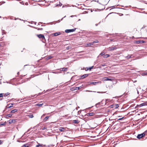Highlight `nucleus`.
<instances>
[{
	"instance_id": "a878e982",
	"label": "nucleus",
	"mask_w": 147,
	"mask_h": 147,
	"mask_svg": "<svg viewBox=\"0 0 147 147\" xmlns=\"http://www.w3.org/2000/svg\"><path fill=\"white\" fill-rule=\"evenodd\" d=\"M81 87L80 86V87H76V88H75V89L74 90H79L80 88H81Z\"/></svg>"
},
{
	"instance_id": "a211bd4d",
	"label": "nucleus",
	"mask_w": 147,
	"mask_h": 147,
	"mask_svg": "<svg viewBox=\"0 0 147 147\" xmlns=\"http://www.w3.org/2000/svg\"><path fill=\"white\" fill-rule=\"evenodd\" d=\"M49 116H47L46 117L43 119V121H46L47 120L49 119Z\"/></svg>"
},
{
	"instance_id": "4be33fe9",
	"label": "nucleus",
	"mask_w": 147,
	"mask_h": 147,
	"mask_svg": "<svg viewBox=\"0 0 147 147\" xmlns=\"http://www.w3.org/2000/svg\"><path fill=\"white\" fill-rule=\"evenodd\" d=\"M98 83V82H91L90 83V84H93L94 85H96V84Z\"/></svg>"
},
{
	"instance_id": "473e14b6",
	"label": "nucleus",
	"mask_w": 147,
	"mask_h": 147,
	"mask_svg": "<svg viewBox=\"0 0 147 147\" xmlns=\"http://www.w3.org/2000/svg\"><path fill=\"white\" fill-rule=\"evenodd\" d=\"M3 143V141L1 140H0V145L2 144Z\"/></svg>"
},
{
	"instance_id": "0eeeda50",
	"label": "nucleus",
	"mask_w": 147,
	"mask_h": 147,
	"mask_svg": "<svg viewBox=\"0 0 147 147\" xmlns=\"http://www.w3.org/2000/svg\"><path fill=\"white\" fill-rule=\"evenodd\" d=\"M88 75H89V74H84L82 76H81V77L82 79H84V78H86V77H87L88 76Z\"/></svg>"
},
{
	"instance_id": "ddd939ff",
	"label": "nucleus",
	"mask_w": 147,
	"mask_h": 147,
	"mask_svg": "<svg viewBox=\"0 0 147 147\" xmlns=\"http://www.w3.org/2000/svg\"><path fill=\"white\" fill-rule=\"evenodd\" d=\"M112 106H114L113 107H115V108L117 109L119 107L118 105L117 104H116L115 105H112Z\"/></svg>"
},
{
	"instance_id": "6ab92c4d",
	"label": "nucleus",
	"mask_w": 147,
	"mask_h": 147,
	"mask_svg": "<svg viewBox=\"0 0 147 147\" xmlns=\"http://www.w3.org/2000/svg\"><path fill=\"white\" fill-rule=\"evenodd\" d=\"M29 146V145L28 144H26L23 145L22 147H28Z\"/></svg>"
},
{
	"instance_id": "2eb2a0df",
	"label": "nucleus",
	"mask_w": 147,
	"mask_h": 147,
	"mask_svg": "<svg viewBox=\"0 0 147 147\" xmlns=\"http://www.w3.org/2000/svg\"><path fill=\"white\" fill-rule=\"evenodd\" d=\"M59 130L61 131H64L65 130V129L64 127H61L59 128Z\"/></svg>"
},
{
	"instance_id": "bf43d9fd",
	"label": "nucleus",
	"mask_w": 147,
	"mask_h": 147,
	"mask_svg": "<svg viewBox=\"0 0 147 147\" xmlns=\"http://www.w3.org/2000/svg\"><path fill=\"white\" fill-rule=\"evenodd\" d=\"M19 72H18V74H19Z\"/></svg>"
},
{
	"instance_id": "6e6552de",
	"label": "nucleus",
	"mask_w": 147,
	"mask_h": 147,
	"mask_svg": "<svg viewBox=\"0 0 147 147\" xmlns=\"http://www.w3.org/2000/svg\"><path fill=\"white\" fill-rule=\"evenodd\" d=\"M93 66H92L89 67H86L85 68V70L86 71H87L88 70H90L92 69H93Z\"/></svg>"
},
{
	"instance_id": "052dcab7",
	"label": "nucleus",
	"mask_w": 147,
	"mask_h": 147,
	"mask_svg": "<svg viewBox=\"0 0 147 147\" xmlns=\"http://www.w3.org/2000/svg\"><path fill=\"white\" fill-rule=\"evenodd\" d=\"M98 93H100V92H97Z\"/></svg>"
},
{
	"instance_id": "aec40b11",
	"label": "nucleus",
	"mask_w": 147,
	"mask_h": 147,
	"mask_svg": "<svg viewBox=\"0 0 147 147\" xmlns=\"http://www.w3.org/2000/svg\"><path fill=\"white\" fill-rule=\"evenodd\" d=\"M105 80H110V81H112V80L111 79H109L108 78V77H105Z\"/></svg>"
},
{
	"instance_id": "5701e85b",
	"label": "nucleus",
	"mask_w": 147,
	"mask_h": 147,
	"mask_svg": "<svg viewBox=\"0 0 147 147\" xmlns=\"http://www.w3.org/2000/svg\"><path fill=\"white\" fill-rule=\"evenodd\" d=\"M9 94L8 92H7L5 93V94H4L3 96H6L9 95Z\"/></svg>"
},
{
	"instance_id": "69168bd1",
	"label": "nucleus",
	"mask_w": 147,
	"mask_h": 147,
	"mask_svg": "<svg viewBox=\"0 0 147 147\" xmlns=\"http://www.w3.org/2000/svg\"><path fill=\"white\" fill-rule=\"evenodd\" d=\"M1 18V16H0V18Z\"/></svg>"
},
{
	"instance_id": "49530a36",
	"label": "nucleus",
	"mask_w": 147,
	"mask_h": 147,
	"mask_svg": "<svg viewBox=\"0 0 147 147\" xmlns=\"http://www.w3.org/2000/svg\"><path fill=\"white\" fill-rule=\"evenodd\" d=\"M41 24H42V23H41V22H40L38 23V25H41Z\"/></svg>"
},
{
	"instance_id": "a19ab883",
	"label": "nucleus",
	"mask_w": 147,
	"mask_h": 147,
	"mask_svg": "<svg viewBox=\"0 0 147 147\" xmlns=\"http://www.w3.org/2000/svg\"><path fill=\"white\" fill-rule=\"evenodd\" d=\"M47 128L45 127H44L43 128H42V130H45V129H47Z\"/></svg>"
},
{
	"instance_id": "c756f323",
	"label": "nucleus",
	"mask_w": 147,
	"mask_h": 147,
	"mask_svg": "<svg viewBox=\"0 0 147 147\" xmlns=\"http://www.w3.org/2000/svg\"><path fill=\"white\" fill-rule=\"evenodd\" d=\"M43 105V104H38L36 105L40 107L41 106Z\"/></svg>"
},
{
	"instance_id": "58836bf2",
	"label": "nucleus",
	"mask_w": 147,
	"mask_h": 147,
	"mask_svg": "<svg viewBox=\"0 0 147 147\" xmlns=\"http://www.w3.org/2000/svg\"><path fill=\"white\" fill-rule=\"evenodd\" d=\"M39 145H40V146H41V147H43V146H46L45 145H43L42 144H38Z\"/></svg>"
},
{
	"instance_id": "4c0bfd02",
	"label": "nucleus",
	"mask_w": 147,
	"mask_h": 147,
	"mask_svg": "<svg viewBox=\"0 0 147 147\" xmlns=\"http://www.w3.org/2000/svg\"><path fill=\"white\" fill-rule=\"evenodd\" d=\"M3 93H0V98L3 97Z\"/></svg>"
},
{
	"instance_id": "b1692460",
	"label": "nucleus",
	"mask_w": 147,
	"mask_h": 147,
	"mask_svg": "<svg viewBox=\"0 0 147 147\" xmlns=\"http://www.w3.org/2000/svg\"><path fill=\"white\" fill-rule=\"evenodd\" d=\"M105 53H104V52H102V53H101L98 56V57H99V56H100V55H101V56H102V55H105Z\"/></svg>"
},
{
	"instance_id": "393cba45",
	"label": "nucleus",
	"mask_w": 147,
	"mask_h": 147,
	"mask_svg": "<svg viewBox=\"0 0 147 147\" xmlns=\"http://www.w3.org/2000/svg\"><path fill=\"white\" fill-rule=\"evenodd\" d=\"M132 55H128L126 57V58L127 59H129L131 57Z\"/></svg>"
},
{
	"instance_id": "79ce46f5",
	"label": "nucleus",
	"mask_w": 147,
	"mask_h": 147,
	"mask_svg": "<svg viewBox=\"0 0 147 147\" xmlns=\"http://www.w3.org/2000/svg\"><path fill=\"white\" fill-rule=\"evenodd\" d=\"M5 123H3L1 124V125H5Z\"/></svg>"
},
{
	"instance_id": "9b49d317",
	"label": "nucleus",
	"mask_w": 147,
	"mask_h": 147,
	"mask_svg": "<svg viewBox=\"0 0 147 147\" xmlns=\"http://www.w3.org/2000/svg\"><path fill=\"white\" fill-rule=\"evenodd\" d=\"M73 123H74L77 124L79 122V121L78 120H73Z\"/></svg>"
},
{
	"instance_id": "f704fd0d",
	"label": "nucleus",
	"mask_w": 147,
	"mask_h": 147,
	"mask_svg": "<svg viewBox=\"0 0 147 147\" xmlns=\"http://www.w3.org/2000/svg\"><path fill=\"white\" fill-rule=\"evenodd\" d=\"M71 46H69L67 47L66 48V49H71Z\"/></svg>"
},
{
	"instance_id": "a18cd8bd",
	"label": "nucleus",
	"mask_w": 147,
	"mask_h": 147,
	"mask_svg": "<svg viewBox=\"0 0 147 147\" xmlns=\"http://www.w3.org/2000/svg\"><path fill=\"white\" fill-rule=\"evenodd\" d=\"M86 92H93L92 91H89V90H86Z\"/></svg>"
},
{
	"instance_id": "c9c22d12",
	"label": "nucleus",
	"mask_w": 147,
	"mask_h": 147,
	"mask_svg": "<svg viewBox=\"0 0 147 147\" xmlns=\"http://www.w3.org/2000/svg\"><path fill=\"white\" fill-rule=\"evenodd\" d=\"M7 115L9 117H11L12 116V115L10 114H7Z\"/></svg>"
},
{
	"instance_id": "3c124183",
	"label": "nucleus",
	"mask_w": 147,
	"mask_h": 147,
	"mask_svg": "<svg viewBox=\"0 0 147 147\" xmlns=\"http://www.w3.org/2000/svg\"><path fill=\"white\" fill-rule=\"evenodd\" d=\"M122 119V118L119 119V120H121V119Z\"/></svg>"
},
{
	"instance_id": "f03ea898",
	"label": "nucleus",
	"mask_w": 147,
	"mask_h": 147,
	"mask_svg": "<svg viewBox=\"0 0 147 147\" xmlns=\"http://www.w3.org/2000/svg\"><path fill=\"white\" fill-rule=\"evenodd\" d=\"M145 135V134L143 133L142 134H138L137 137L138 139H140L144 136Z\"/></svg>"
},
{
	"instance_id": "423d86ee",
	"label": "nucleus",
	"mask_w": 147,
	"mask_h": 147,
	"mask_svg": "<svg viewBox=\"0 0 147 147\" xmlns=\"http://www.w3.org/2000/svg\"><path fill=\"white\" fill-rule=\"evenodd\" d=\"M147 105V101L144 102L140 105V107Z\"/></svg>"
},
{
	"instance_id": "09e8293b",
	"label": "nucleus",
	"mask_w": 147,
	"mask_h": 147,
	"mask_svg": "<svg viewBox=\"0 0 147 147\" xmlns=\"http://www.w3.org/2000/svg\"><path fill=\"white\" fill-rule=\"evenodd\" d=\"M4 32V30H2V32L3 34V32Z\"/></svg>"
},
{
	"instance_id": "f8f14e48",
	"label": "nucleus",
	"mask_w": 147,
	"mask_h": 147,
	"mask_svg": "<svg viewBox=\"0 0 147 147\" xmlns=\"http://www.w3.org/2000/svg\"><path fill=\"white\" fill-rule=\"evenodd\" d=\"M94 115V113L92 112L89 113L87 114L88 116H92Z\"/></svg>"
},
{
	"instance_id": "7c9ffc66",
	"label": "nucleus",
	"mask_w": 147,
	"mask_h": 147,
	"mask_svg": "<svg viewBox=\"0 0 147 147\" xmlns=\"http://www.w3.org/2000/svg\"><path fill=\"white\" fill-rule=\"evenodd\" d=\"M65 16H65L63 18H62L61 20H58L57 21V23H59V22H60V21H61V20H63V18H64L65 17Z\"/></svg>"
},
{
	"instance_id": "de8ad7c7",
	"label": "nucleus",
	"mask_w": 147,
	"mask_h": 147,
	"mask_svg": "<svg viewBox=\"0 0 147 147\" xmlns=\"http://www.w3.org/2000/svg\"><path fill=\"white\" fill-rule=\"evenodd\" d=\"M45 115V114H43V115H42V116H41V118H42V117L43 116H44V115Z\"/></svg>"
},
{
	"instance_id": "f257e3e1",
	"label": "nucleus",
	"mask_w": 147,
	"mask_h": 147,
	"mask_svg": "<svg viewBox=\"0 0 147 147\" xmlns=\"http://www.w3.org/2000/svg\"><path fill=\"white\" fill-rule=\"evenodd\" d=\"M76 28H74L71 29H67L65 30V32L66 33H69L71 32H73L75 31Z\"/></svg>"
},
{
	"instance_id": "2f4dec72",
	"label": "nucleus",
	"mask_w": 147,
	"mask_h": 147,
	"mask_svg": "<svg viewBox=\"0 0 147 147\" xmlns=\"http://www.w3.org/2000/svg\"><path fill=\"white\" fill-rule=\"evenodd\" d=\"M52 58V57L51 56H49L47 58V60L49 59Z\"/></svg>"
},
{
	"instance_id": "8fccbe9b",
	"label": "nucleus",
	"mask_w": 147,
	"mask_h": 147,
	"mask_svg": "<svg viewBox=\"0 0 147 147\" xmlns=\"http://www.w3.org/2000/svg\"><path fill=\"white\" fill-rule=\"evenodd\" d=\"M1 43H0V47H1L2 45L1 44Z\"/></svg>"
},
{
	"instance_id": "13d9d810",
	"label": "nucleus",
	"mask_w": 147,
	"mask_h": 147,
	"mask_svg": "<svg viewBox=\"0 0 147 147\" xmlns=\"http://www.w3.org/2000/svg\"><path fill=\"white\" fill-rule=\"evenodd\" d=\"M137 92H138V93H139V92H138V91Z\"/></svg>"
},
{
	"instance_id": "6e6d98bb",
	"label": "nucleus",
	"mask_w": 147,
	"mask_h": 147,
	"mask_svg": "<svg viewBox=\"0 0 147 147\" xmlns=\"http://www.w3.org/2000/svg\"><path fill=\"white\" fill-rule=\"evenodd\" d=\"M145 74L146 75H147V73H146Z\"/></svg>"
},
{
	"instance_id": "412c9836",
	"label": "nucleus",
	"mask_w": 147,
	"mask_h": 147,
	"mask_svg": "<svg viewBox=\"0 0 147 147\" xmlns=\"http://www.w3.org/2000/svg\"><path fill=\"white\" fill-rule=\"evenodd\" d=\"M93 45V43H90L87 44V45L88 47H90L91 45Z\"/></svg>"
},
{
	"instance_id": "f3484780",
	"label": "nucleus",
	"mask_w": 147,
	"mask_h": 147,
	"mask_svg": "<svg viewBox=\"0 0 147 147\" xmlns=\"http://www.w3.org/2000/svg\"><path fill=\"white\" fill-rule=\"evenodd\" d=\"M110 56V55L109 54H107L104 55L103 56V57L104 58H107L108 57H109Z\"/></svg>"
},
{
	"instance_id": "9d476101",
	"label": "nucleus",
	"mask_w": 147,
	"mask_h": 147,
	"mask_svg": "<svg viewBox=\"0 0 147 147\" xmlns=\"http://www.w3.org/2000/svg\"><path fill=\"white\" fill-rule=\"evenodd\" d=\"M16 120L15 119L10 120H9V123H15L16 122Z\"/></svg>"
},
{
	"instance_id": "4d7b16f0",
	"label": "nucleus",
	"mask_w": 147,
	"mask_h": 147,
	"mask_svg": "<svg viewBox=\"0 0 147 147\" xmlns=\"http://www.w3.org/2000/svg\"><path fill=\"white\" fill-rule=\"evenodd\" d=\"M97 25H98V24H96V26H97Z\"/></svg>"
},
{
	"instance_id": "e2e57ef3",
	"label": "nucleus",
	"mask_w": 147,
	"mask_h": 147,
	"mask_svg": "<svg viewBox=\"0 0 147 147\" xmlns=\"http://www.w3.org/2000/svg\"><path fill=\"white\" fill-rule=\"evenodd\" d=\"M60 5H61L60 6H61V5H62V4H61H61H60Z\"/></svg>"
},
{
	"instance_id": "4468645a",
	"label": "nucleus",
	"mask_w": 147,
	"mask_h": 147,
	"mask_svg": "<svg viewBox=\"0 0 147 147\" xmlns=\"http://www.w3.org/2000/svg\"><path fill=\"white\" fill-rule=\"evenodd\" d=\"M144 42V41L143 40H138L137 41L136 43L137 44H139L140 43H143Z\"/></svg>"
},
{
	"instance_id": "e433bc0d",
	"label": "nucleus",
	"mask_w": 147,
	"mask_h": 147,
	"mask_svg": "<svg viewBox=\"0 0 147 147\" xmlns=\"http://www.w3.org/2000/svg\"><path fill=\"white\" fill-rule=\"evenodd\" d=\"M54 35L55 36H57L58 35V32H56L55 33H54Z\"/></svg>"
},
{
	"instance_id": "ea45409f",
	"label": "nucleus",
	"mask_w": 147,
	"mask_h": 147,
	"mask_svg": "<svg viewBox=\"0 0 147 147\" xmlns=\"http://www.w3.org/2000/svg\"><path fill=\"white\" fill-rule=\"evenodd\" d=\"M106 66V65L105 64H101L100 65V66H103V67H104V66Z\"/></svg>"
},
{
	"instance_id": "5fc2aeb1",
	"label": "nucleus",
	"mask_w": 147,
	"mask_h": 147,
	"mask_svg": "<svg viewBox=\"0 0 147 147\" xmlns=\"http://www.w3.org/2000/svg\"><path fill=\"white\" fill-rule=\"evenodd\" d=\"M30 130V129H29L28 130V131H29Z\"/></svg>"
},
{
	"instance_id": "bb28decb",
	"label": "nucleus",
	"mask_w": 147,
	"mask_h": 147,
	"mask_svg": "<svg viewBox=\"0 0 147 147\" xmlns=\"http://www.w3.org/2000/svg\"><path fill=\"white\" fill-rule=\"evenodd\" d=\"M11 105L10 106H9V107H7V109H8V108H10L12 107H13V104H11Z\"/></svg>"
},
{
	"instance_id": "37998d69",
	"label": "nucleus",
	"mask_w": 147,
	"mask_h": 147,
	"mask_svg": "<svg viewBox=\"0 0 147 147\" xmlns=\"http://www.w3.org/2000/svg\"><path fill=\"white\" fill-rule=\"evenodd\" d=\"M58 35H59L61 34V32H58Z\"/></svg>"
},
{
	"instance_id": "c03bdc74",
	"label": "nucleus",
	"mask_w": 147,
	"mask_h": 147,
	"mask_svg": "<svg viewBox=\"0 0 147 147\" xmlns=\"http://www.w3.org/2000/svg\"><path fill=\"white\" fill-rule=\"evenodd\" d=\"M39 146H40V145L38 144V145H36V147H39Z\"/></svg>"
},
{
	"instance_id": "1a4fd4ad",
	"label": "nucleus",
	"mask_w": 147,
	"mask_h": 147,
	"mask_svg": "<svg viewBox=\"0 0 147 147\" xmlns=\"http://www.w3.org/2000/svg\"><path fill=\"white\" fill-rule=\"evenodd\" d=\"M67 69H68L67 68L64 67L63 68H61L60 69L61 71H65L67 70Z\"/></svg>"
},
{
	"instance_id": "72a5a7b5",
	"label": "nucleus",
	"mask_w": 147,
	"mask_h": 147,
	"mask_svg": "<svg viewBox=\"0 0 147 147\" xmlns=\"http://www.w3.org/2000/svg\"><path fill=\"white\" fill-rule=\"evenodd\" d=\"M98 42V40H96V41H94V42H92V43H93V44L94 43H97Z\"/></svg>"
},
{
	"instance_id": "0e129e2a",
	"label": "nucleus",
	"mask_w": 147,
	"mask_h": 147,
	"mask_svg": "<svg viewBox=\"0 0 147 147\" xmlns=\"http://www.w3.org/2000/svg\"><path fill=\"white\" fill-rule=\"evenodd\" d=\"M93 92H95V91H93Z\"/></svg>"
},
{
	"instance_id": "dca6fc26",
	"label": "nucleus",
	"mask_w": 147,
	"mask_h": 147,
	"mask_svg": "<svg viewBox=\"0 0 147 147\" xmlns=\"http://www.w3.org/2000/svg\"><path fill=\"white\" fill-rule=\"evenodd\" d=\"M18 110L17 109H14L12 111L10 112L11 113H15Z\"/></svg>"
},
{
	"instance_id": "7ed1b4c3",
	"label": "nucleus",
	"mask_w": 147,
	"mask_h": 147,
	"mask_svg": "<svg viewBox=\"0 0 147 147\" xmlns=\"http://www.w3.org/2000/svg\"><path fill=\"white\" fill-rule=\"evenodd\" d=\"M38 37L39 38L42 39H45V37L44 35L40 34L39 35H37Z\"/></svg>"
},
{
	"instance_id": "680f3d73",
	"label": "nucleus",
	"mask_w": 147,
	"mask_h": 147,
	"mask_svg": "<svg viewBox=\"0 0 147 147\" xmlns=\"http://www.w3.org/2000/svg\"><path fill=\"white\" fill-rule=\"evenodd\" d=\"M60 5H61L60 6H61V5H62V4H61H61H60Z\"/></svg>"
},
{
	"instance_id": "603ef678",
	"label": "nucleus",
	"mask_w": 147,
	"mask_h": 147,
	"mask_svg": "<svg viewBox=\"0 0 147 147\" xmlns=\"http://www.w3.org/2000/svg\"><path fill=\"white\" fill-rule=\"evenodd\" d=\"M96 2H97V3H99V1H98V0L97 1H96Z\"/></svg>"
},
{
	"instance_id": "c85d7f7f",
	"label": "nucleus",
	"mask_w": 147,
	"mask_h": 147,
	"mask_svg": "<svg viewBox=\"0 0 147 147\" xmlns=\"http://www.w3.org/2000/svg\"><path fill=\"white\" fill-rule=\"evenodd\" d=\"M35 28L37 29L38 30H42L43 29L42 28Z\"/></svg>"
},
{
	"instance_id": "cd10ccee",
	"label": "nucleus",
	"mask_w": 147,
	"mask_h": 147,
	"mask_svg": "<svg viewBox=\"0 0 147 147\" xmlns=\"http://www.w3.org/2000/svg\"><path fill=\"white\" fill-rule=\"evenodd\" d=\"M28 116L30 118H32L34 116L32 114L30 115H28Z\"/></svg>"
},
{
	"instance_id": "39448f33",
	"label": "nucleus",
	"mask_w": 147,
	"mask_h": 147,
	"mask_svg": "<svg viewBox=\"0 0 147 147\" xmlns=\"http://www.w3.org/2000/svg\"><path fill=\"white\" fill-rule=\"evenodd\" d=\"M104 101H105V105L106 104V101H104V100H102L101 102H98V103L96 104V106H97V105H101V104H102V102H103Z\"/></svg>"
},
{
	"instance_id": "864d4df0",
	"label": "nucleus",
	"mask_w": 147,
	"mask_h": 147,
	"mask_svg": "<svg viewBox=\"0 0 147 147\" xmlns=\"http://www.w3.org/2000/svg\"><path fill=\"white\" fill-rule=\"evenodd\" d=\"M58 73V72H55V73Z\"/></svg>"
},
{
	"instance_id": "20e7f679",
	"label": "nucleus",
	"mask_w": 147,
	"mask_h": 147,
	"mask_svg": "<svg viewBox=\"0 0 147 147\" xmlns=\"http://www.w3.org/2000/svg\"><path fill=\"white\" fill-rule=\"evenodd\" d=\"M117 48L115 47H109L108 49L109 51H111L115 50L117 49Z\"/></svg>"
}]
</instances>
